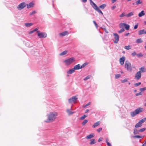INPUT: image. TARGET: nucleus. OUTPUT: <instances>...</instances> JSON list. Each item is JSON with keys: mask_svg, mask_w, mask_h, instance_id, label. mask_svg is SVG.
Instances as JSON below:
<instances>
[{"mask_svg": "<svg viewBox=\"0 0 146 146\" xmlns=\"http://www.w3.org/2000/svg\"><path fill=\"white\" fill-rule=\"evenodd\" d=\"M100 123V121H98L94 123V124L93 125L92 127L94 128H95L99 125Z\"/></svg>", "mask_w": 146, "mask_h": 146, "instance_id": "nucleus-18", "label": "nucleus"}, {"mask_svg": "<svg viewBox=\"0 0 146 146\" xmlns=\"http://www.w3.org/2000/svg\"><path fill=\"white\" fill-rule=\"evenodd\" d=\"M77 99L78 98L76 97V96H73L68 99L69 102L70 104L72 102L75 103Z\"/></svg>", "mask_w": 146, "mask_h": 146, "instance_id": "nucleus-8", "label": "nucleus"}, {"mask_svg": "<svg viewBox=\"0 0 146 146\" xmlns=\"http://www.w3.org/2000/svg\"><path fill=\"white\" fill-rule=\"evenodd\" d=\"M37 35L40 38H45L47 36V34L44 32H42L39 31H37L36 32Z\"/></svg>", "mask_w": 146, "mask_h": 146, "instance_id": "nucleus-6", "label": "nucleus"}, {"mask_svg": "<svg viewBox=\"0 0 146 146\" xmlns=\"http://www.w3.org/2000/svg\"><path fill=\"white\" fill-rule=\"evenodd\" d=\"M138 26V25L137 24L135 25L134 27V29H137V28Z\"/></svg>", "mask_w": 146, "mask_h": 146, "instance_id": "nucleus-57", "label": "nucleus"}, {"mask_svg": "<svg viewBox=\"0 0 146 146\" xmlns=\"http://www.w3.org/2000/svg\"><path fill=\"white\" fill-rule=\"evenodd\" d=\"M33 32H34L33 31V30H32L29 32V34H32V33H33Z\"/></svg>", "mask_w": 146, "mask_h": 146, "instance_id": "nucleus-60", "label": "nucleus"}, {"mask_svg": "<svg viewBox=\"0 0 146 146\" xmlns=\"http://www.w3.org/2000/svg\"><path fill=\"white\" fill-rule=\"evenodd\" d=\"M58 116V113L56 111L50 112L47 115L48 119L45 121L46 122H52L56 119Z\"/></svg>", "mask_w": 146, "mask_h": 146, "instance_id": "nucleus-1", "label": "nucleus"}, {"mask_svg": "<svg viewBox=\"0 0 146 146\" xmlns=\"http://www.w3.org/2000/svg\"><path fill=\"white\" fill-rule=\"evenodd\" d=\"M95 139H92L91 140V142L90 143V144L91 145L94 144L95 143L94 142Z\"/></svg>", "mask_w": 146, "mask_h": 146, "instance_id": "nucleus-38", "label": "nucleus"}, {"mask_svg": "<svg viewBox=\"0 0 146 146\" xmlns=\"http://www.w3.org/2000/svg\"><path fill=\"white\" fill-rule=\"evenodd\" d=\"M102 129V128H100L97 129V131L98 132H100Z\"/></svg>", "mask_w": 146, "mask_h": 146, "instance_id": "nucleus-53", "label": "nucleus"}, {"mask_svg": "<svg viewBox=\"0 0 146 146\" xmlns=\"http://www.w3.org/2000/svg\"><path fill=\"white\" fill-rule=\"evenodd\" d=\"M89 111V110L88 109H87L85 111V113H87Z\"/></svg>", "mask_w": 146, "mask_h": 146, "instance_id": "nucleus-63", "label": "nucleus"}, {"mask_svg": "<svg viewBox=\"0 0 146 146\" xmlns=\"http://www.w3.org/2000/svg\"><path fill=\"white\" fill-rule=\"evenodd\" d=\"M82 0L83 2H84V3H86L87 1V0Z\"/></svg>", "mask_w": 146, "mask_h": 146, "instance_id": "nucleus-64", "label": "nucleus"}, {"mask_svg": "<svg viewBox=\"0 0 146 146\" xmlns=\"http://www.w3.org/2000/svg\"><path fill=\"white\" fill-rule=\"evenodd\" d=\"M124 16H125V13L124 12L122 13L121 14L119 15V17H122Z\"/></svg>", "mask_w": 146, "mask_h": 146, "instance_id": "nucleus-47", "label": "nucleus"}, {"mask_svg": "<svg viewBox=\"0 0 146 146\" xmlns=\"http://www.w3.org/2000/svg\"><path fill=\"white\" fill-rule=\"evenodd\" d=\"M103 138L102 137L100 138L98 140V142H100L102 140Z\"/></svg>", "mask_w": 146, "mask_h": 146, "instance_id": "nucleus-54", "label": "nucleus"}, {"mask_svg": "<svg viewBox=\"0 0 146 146\" xmlns=\"http://www.w3.org/2000/svg\"><path fill=\"white\" fill-rule=\"evenodd\" d=\"M125 60V57L123 56L119 59V62L122 65L124 63V62Z\"/></svg>", "mask_w": 146, "mask_h": 146, "instance_id": "nucleus-11", "label": "nucleus"}, {"mask_svg": "<svg viewBox=\"0 0 146 146\" xmlns=\"http://www.w3.org/2000/svg\"><path fill=\"white\" fill-rule=\"evenodd\" d=\"M90 104V102H89L88 104H87L85 105L84 106H83V107L84 108H85L86 107H87V106H88Z\"/></svg>", "mask_w": 146, "mask_h": 146, "instance_id": "nucleus-48", "label": "nucleus"}, {"mask_svg": "<svg viewBox=\"0 0 146 146\" xmlns=\"http://www.w3.org/2000/svg\"><path fill=\"white\" fill-rule=\"evenodd\" d=\"M139 71L137 72L135 74L134 76V78L137 80H139L141 77V73L145 72L146 70L144 66H142L139 68Z\"/></svg>", "mask_w": 146, "mask_h": 146, "instance_id": "nucleus-2", "label": "nucleus"}, {"mask_svg": "<svg viewBox=\"0 0 146 146\" xmlns=\"http://www.w3.org/2000/svg\"><path fill=\"white\" fill-rule=\"evenodd\" d=\"M36 13V12L35 11H34L30 13H29V15H31L35 14Z\"/></svg>", "mask_w": 146, "mask_h": 146, "instance_id": "nucleus-44", "label": "nucleus"}, {"mask_svg": "<svg viewBox=\"0 0 146 146\" xmlns=\"http://www.w3.org/2000/svg\"><path fill=\"white\" fill-rule=\"evenodd\" d=\"M74 68L70 69L67 72V73L68 74H72L74 72Z\"/></svg>", "mask_w": 146, "mask_h": 146, "instance_id": "nucleus-19", "label": "nucleus"}, {"mask_svg": "<svg viewBox=\"0 0 146 146\" xmlns=\"http://www.w3.org/2000/svg\"><path fill=\"white\" fill-rule=\"evenodd\" d=\"M143 42V41L141 38H139L137 40L136 42L137 43H140Z\"/></svg>", "mask_w": 146, "mask_h": 146, "instance_id": "nucleus-26", "label": "nucleus"}, {"mask_svg": "<svg viewBox=\"0 0 146 146\" xmlns=\"http://www.w3.org/2000/svg\"><path fill=\"white\" fill-rule=\"evenodd\" d=\"M129 34V33H127L125 34V36H127Z\"/></svg>", "mask_w": 146, "mask_h": 146, "instance_id": "nucleus-61", "label": "nucleus"}, {"mask_svg": "<svg viewBox=\"0 0 146 146\" xmlns=\"http://www.w3.org/2000/svg\"><path fill=\"white\" fill-rule=\"evenodd\" d=\"M143 110H144L142 108H138L136 109L134 111L130 112L131 116L132 117H134L137 114L142 112Z\"/></svg>", "mask_w": 146, "mask_h": 146, "instance_id": "nucleus-3", "label": "nucleus"}, {"mask_svg": "<svg viewBox=\"0 0 146 146\" xmlns=\"http://www.w3.org/2000/svg\"><path fill=\"white\" fill-rule=\"evenodd\" d=\"M146 121V118H144L139 121L141 124L145 122Z\"/></svg>", "mask_w": 146, "mask_h": 146, "instance_id": "nucleus-25", "label": "nucleus"}, {"mask_svg": "<svg viewBox=\"0 0 146 146\" xmlns=\"http://www.w3.org/2000/svg\"><path fill=\"white\" fill-rule=\"evenodd\" d=\"M96 10L98 13H101L102 15H103V13L99 8H98Z\"/></svg>", "mask_w": 146, "mask_h": 146, "instance_id": "nucleus-32", "label": "nucleus"}, {"mask_svg": "<svg viewBox=\"0 0 146 146\" xmlns=\"http://www.w3.org/2000/svg\"><path fill=\"white\" fill-rule=\"evenodd\" d=\"M141 84V83L140 82L136 83L135 84H134V86L135 87L139 85H140Z\"/></svg>", "mask_w": 146, "mask_h": 146, "instance_id": "nucleus-42", "label": "nucleus"}, {"mask_svg": "<svg viewBox=\"0 0 146 146\" xmlns=\"http://www.w3.org/2000/svg\"><path fill=\"white\" fill-rule=\"evenodd\" d=\"M144 34H146V31L144 29H142L138 31V34L139 35H141Z\"/></svg>", "mask_w": 146, "mask_h": 146, "instance_id": "nucleus-13", "label": "nucleus"}, {"mask_svg": "<svg viewBox=\"0 0 146 146\" xmlns=\"http://www.w3.org/2000/svg\"><path fill=\"white\" fill-rule=\"evenodd\" d=\"M114 38L115 40H113L114 42L115 43H117L119 40V36L117 33H113Z\"/></svg>", "mask_w": 146, "mask_h": 146, "instance_id": "nucleus-9", "label": "nucleus"}, {"mask_svg": "<svg viewBox=\"0 0 146 146\" xmlns=\"http://www.w3.org/2000/svg\"><path fill=\"white\" fill-rule=\"evenodd\" d=\"M116 7V6L114 5L112 6L111 7V9L112 10L114 9Z\"/></svg>", "mask_w": 146, "mask_h": 146, "instance_id": "nucleus-55", "label": "nucleus"}, {"mask_svg": "<svg viewBox=\"0 0 146 146\" xmlns=\"http://www.w3.org/2000/svg\"><path fill=\"white\" fill-rule=\"evenodd\" d=\"M139 131L137 130L136 129H135L134 130L133 133L134 134H139Z\"/></svg>", "mask_w": 146, "mask_h": 146, "instance_id": "nucleus-27", "label": "nucleus"}, {"mask_svg": "<svg viewBox=\"0 0 146 146\" xmlns=\"http://www.w3.org/2000/svg\"><path fill=\"white\" fill-rule=\"evenodd\" d=\"M67 51L65 50V51L62 52L61 53H60V56H62V55H64L67 53Z\"/></svg>", "mask_w": 146, "mask_h": 146, "instance_id": "nucleus-29", "label": "nucleus"}, {"mask_svg": "<svg viewBox=\"0 0 146 146\" xmlns=\"http://www.w3.org/2000/svg\"><path fill=\"white\" fill-rule=\"evenodd\" d=\"M121 75L120 74H116L115 75V78L116 79H117L120 77Z\"/></svg>", "mask_w": 146, "mask_h": 146, "instance_id": "nucleus-41", "label": "nucleus"}, {"mask_svg": "<svg viewBox=\"0 0 146 146\" xmlns=\"http://www.w3.org/2000/svg\"><path fill=\"white\" fill-rule=\"evenodd\" d=\"M127 80L126 79H125L124 80H121V82L122 83H123L127 82Z\"/></svg>", "mask_w": 146, "mask_h": 146, "instance_id": "nucleus-49", "label": "nucleus"}, {"mask_svg": "<svg viewBox=\"0 0 146 146\" xmlns=\"http://www.w3.org/2000/svg\"><path fill=\"white\" fill-rule=\"evenodd\" d=\"M75 61V58L72 57L64 60L63 62L66 65L68 66Z\"/></svg>", "mask_w": 146, "mask_h": 146, "instance_id": "nucleus-4", "label": "nucleus"}, {"mask_svg": "<svg viewBox=\"0 0 146 146\" xmlns=\"http://www.w3.org/2000/svg\"><path fill=\"white\" fill-rule=\"evenodd\" d=\"M87 116V115H84L82 116L80 118V120H83Z\"/></svg>", "mask_w": 146, "mask_h": 146, "instance_id": "nucleus-31", "label": "nucleus"}, {"mask_svg": "<svg viewBox=\"0 0 146 146\" xmlns=\"http://www.w3.org/2000/svg\"><path fill=\"white\" fill-rule=\"evenodd\" d=\"M93 22L94 23V25H95V26H96V28H97L98 27V25L96 23L95 21H93Z\"/></svg>", "mask_w": 146, "mask_h": 146, "instance_id": "nucleus-50", "label": "nucleus"}, {"mask_svg": "<svg viewBox=\"0 0 146 146\" xmlns=\"http://www.w3.org/2000/svg\"><path fill=\"white\" fill-rule=\"evenodd\" d=\"M106 5L105 4H103L100 5L99 7L102 9H103L106 7Z\"/></svg>", "mask_w": 146, "mask_h": 146, "instance_id": "nucleus-24", "label": "nucleus"}, {"mask_svg": "<svg viewBox=\"0 0 146 146\" xmlns=\"http://www.w3.org/2000/svg\"><path fill=\"white\" fill-rule=\"evenodd\" d=\"M108 138H107L106 139V143H107L108 142Z\"/></svg>", "mask_w": 146, "mask_h": 146, "instance_id": "nucleus-62", "label": "nucleus"}, {"mask_svg": "<svg viewBox=\"0 0 146 146\" xmlns=\"http://www.w3.org/2000/svg\"><path fill=\"white\" fill-rule=\"evenodd\" d=\"M26 6L25 2H23L19 4L17 7V9L19 10H21L24 8Z\"/></svg>", "mask_w": 146, "mask_h": 146, "instance_id": "nucleus-7", "label": "nucleus"}, {"mask_svg": "<svg viewBox=\"0 0 146 146\" xmlns=\"http://www.w3.org/2000/svg\"><path fill=\"white\" fill-rule=\"evenodd\" d=\"M126 24V23H121L119 24V27L120 28H123V27H125Z\"/></svg>", "mask_w": 146, "mask_h": 146, "instance_id": "nucleus-23", "label": "nucleus"}, {"mask_svg": "<svg viewBox=\"0 0 146 146\" xmlns=\"http://www.w3.org/2000/svg\"><path fill=\"white\" fill-rule=\"evenodd\" d=\"M107 144L108 146H111V144L109 142H108Z\"/></svg>", "mask_w": 146, "mask_h": 146, "instance_id": "nucleus-56", "label": "nucleus"}, {"mask_svg": "<svg viewBox=\"0 0 146 146\" xmlns=\"http://www.w3.org/2000/svg\"><path fill=\"white\" fill-rule=\"evenodd\" d=\"M142 95V93L141 92H139L138 93H137L136 94V96H138L141 95Z\"/></svg>", "mask_w": 146, "mask_h": 146, "instance_id": "nucleus-51", "label": "nucleus"}, {"mask_svg": "<svg viewBox=\"0 0 146 146\" xmlns=\"http://www.w3.org/2000/svg\"><path fill=\"white\" fill-rule=\"evenodd\" d=\"M104 31H105V32L106 33H108V31L107 30V29L106 28H105L104 29Z\"/></svg>", "mask_w": 146, "mask_h": 146, "instance_id": "nucleus-58", "label": "nucleus"}, {"mask_svg": "<svg viewBox=\"0 0 146 146\" xmlns=\"http://www.w3.org/2000/svg\"><path fill=\"white\" fill-rule=\"evenodd\" d=\"M130 26L129 25L127 24H126L125 28L127 30H129V29Z\"/></svg>", "mask_w": 146, "mask_h": 146, "instance_id": "nucleus-30", "label": "nucleus"}, {"mask_svg": "<svg viewBox=\"0 0 146 146\" xmlns=\"http://www.w3.org/2000/svg\"><path fill=\"white\" fill-rule=\"evenodd\" d=\"M25 25L26 27H29L32 25L33 23H25Z\"/></svg>", "mask_w": 146, "mask_h": 146, "instance_id": "nucleus-21", "label": "nucleus"}, {"mask_svg": "<svg viewBox=\"0 0 146 146\" xmlns=\"http://www.w3.org/2000/svg\"><path fill=\"white\" fill-rule=\"evenodd\" d=\"M87 64L86 63L83 64L82 65L80 66L81 69L84 68L86 65Z\"/></svg>", "mask_w": 146, "mask_h": 146, "instance_id": "nucleus-40", "label": "nucleus"}, {"mask_svg": "<svg viewBox=\"0 0 146 146\" xmlns=\"http://www.w3.org/2000/svg\"><path fill=\"white\" fill-rule=\"evenodd\" d=\"M26 6H27V8L29 9L34 6V3L33 2H31L28 4H26Z\"/></svg>", "mask_w": 146, "mask_h": 146, "instance_id": "nucleus-12", "label": "nucleus"}, {"mask_svg": "<svg viewBox=\"0 0 146 146\" xmlns=\"http://www.w3.org/2000/svg\"><path fill=\"white\" fill-rule=\"evenodd\" d=\"M90 5L95 10H96L98 7L97 5L92 1V0H89Z\"/></svg>", "mask_w": 146, "mask_h": 146, "instance_id": "nucleus-10", "label": "nucleus"}, {"mask_svg": "<svg viewBox=\"0 0 146 146\" xmlns=\"http://www.w3.org/2000/svg\"><path fill=\"white\" fill-rule=\"evenodd\" d=\"M133 15L134 12H132L125 15V17H129L133 16Z\"/></svg>", "mask_w": 146, "mask_h": 146, "instance_id": "nucleus-17", "label": "nucleus"}, {"mask_svg": "<svg viewBox=\"0 0 146 146\" xmlns=\"http://www.w3.org/2000/svg\"><path fill=\"white\" fill-rule=\"evenodd\" d=\"M66 111L69 114L71 115L73 113H74V112H72L69 109H67V110Z\"/></svg>", "mask_w": 146, "mask_h": 146, "instance_id": "nucleus-28", "label": "nucleus"}, {"mask_svg": "<svg viewBox=\"0 0 146 146\" xmlns=\"http://www.w3.org/2000/svg\"><path fill=\"white\" fill-rule=\"evenodd\" d=\"M142 126V124L139 121L135 125V127L136 128L138 127H141Z\"/></svg>", "mask_w": 146, "mask_h": 146, "instance_id": "nucleus-22", "label": "nucleus"}, {"mask_svg": "<svg viewBox=\"0 0 146 146\" xmlns=\"http://www.w3.org/2000/svg\"><path fill=\"white\" fill-rule=\"evenodd\" d=\"M142 3V1L141 0H138L136 2V5H138Z\"/></svg>", "mask_w": 146, "mask_h": 146, "instance_id": "nucleus-35", "label": "nucleus"}, {"mask_svg": "<svg viewBox=\"0 0 146 146\" xmlns=\"http://www.w3.org/2000/svg\"><path fill=\"white\" fill-rule=\"evenodd\" d=\"M74 69L75 70H79L81 69L80 66L79 64L75 66L74 67Z\"/></svg>", "mask_w": 146, "mask_h": 146, "instance_id": "nucleus-16", "label": "nucleus"}, {"mask_svg": "<svg viewBox=\"0 0 146 146\" xmlns=\"http://www.w3.org/2000/svg\"><path fill=\"white\" fill-rule=\"evenodd\" d=\"M137 56L139 58L143 56V55L141 53H140L138 54H137Z\"/></svg>", "mask_w": 146, "mask_h": 146, "instance_id": "nucleus-37", "label": "nucleus"}, {"mask_svg": "<svg viewBox=\"0 0 146 146\" xmlns=\"http://www.w3.org/2000/svg\"><path fill=\"white\" fill-rule=\"evenodd\" d=\"M145 14L144 11H142L141 12L139 13L138 16L139 17H141L144 15Z\"/></svg>", "mask_w": 146, "mask_h": 146, "instance_id": "nucleus-20", "label": "nucleus"}, {"mask_svg": "<svg viewBox=\"0 0 146 146\" xmlns=\"http://www.w3.org/2000/svg\"><path fill=\"white\" fill-rule=\"evenodd\" d=\"M133 137L140 138H142V137H143L141 136H140V135H135L133 136Z\"/></svg>", "mask_w": 146, "mask_h": 146, "instance_id": "nucleus-46", "label": "nucleus"}, {"mask_svg": "<svg viewBox=\"0 0 146 146\" xmlns=\"http://www.w3.org/2000/svg\"><path fill=\"white\" fill-rule=\"evenodd\" d=\"M137 54L136 52L135 51L131 54V55L133 56H135V55H137Z\"/></svg>", "mask_w": 146, "mask_h": 146, "instance_id": "nucleus-52", "label": "nucleus"}, {"mask_svg": "<svg viewBox=\"0 0 146 146\" xmlns=\"http://www.w3.org/2000/svg\"><path fill=\"white\" fill-rule=\"evenodd\" d=\"M68 33L67 31H66L61 33H60L59 34V35L62 36H64L66 35L67 34H68Z\"/></svg>", "mask_w": 146, "mask_h": 146, "instance_id": "nucleus-14", "label": "nucleus"}, {"mask_svg": "<svg viewBox=\"0 0 146 146\" xmlns=\"http://www.w3.org/2000/svg\"><path fill=\"white\" fill-rule=\"evenodd\" d=\"M125 31V29L124 28H122L119 31H118V32L119 33H122V32L124 31Z\"/></svg>", "mask_w": 146, "mask_h": 146, "instance_id": "nucleus-39", "label": "nucleus"}, {"mask_svg": "<svg viewBox=\"0 0 146 146\" xmlns=\"http://www.w3.org/2000/svg\"><path fill=\"white\" fill-rule=\"evenodd\" d=\"M145 129L146 128L145 127L139 129V130H138V131H139V132H142L145 131Z\"/></svg>", "mask_w": 146, "mask_h": 146, "instance_id": "nucleus-34", "label": "nucleus"}, {"mask_svg": "<svg viewBox=\"0 0 146 146\" xmlns=\"http://www.w3.org/2000/svg\"><path fill=\"white\" fill-rule=\"evenodd\" d=\"M38 29L37 28H35V29H34V30H33V31H34V32H35V31H37V30Z\"/></svg>", "mask_w": 146, "mask_h": 146, "instance_id": "nucleus-59", "label": "nucleus"}, {"mask_svg": "<svg viewBox=\"0 0 146 146\" xmlns=\"http://www.w3.org/2000/svg\"><path fill=\"white\" fill-rule=\"evenodd\" d=\"M140 89L141 92H143L146 90V87L140 88Z\"/></svg>", "mask_w": 146, "mask_h": 146, "instance_id": "nucleus-45", "label": "nucleus"}, {"mask_svg": "<svg viewBox=\"0 0 146 146\" xmlns=\"http://www.w3.org/2000/svg\"><path fill=\"white\" fill-rule=\"evenodd\" d=\"M94 136V133H92L86 137V138L87 139H91Z\"/></svg>", "mask_w": 146, "mask_h": 146, "instance_id": "nucleus-15", "label": "nucleus"}, {"mask_svg": "<svg viewBox=\"0 0 146 146\" xmlns=\"http://www.w3.org/2000/svg\"><path fill=\"white\" fill-rule=\"evenodd\" d=\"M90 78V76H86L84 79V80H87L89 79Z\"/></svg>", "mask_w": 146, "mask_h": 146, "instance_id": "nucleus-43", "label": "nucleus"}, {"mask_svg": "<svg viewBox=\"0 0 146 146\" xmlns=\"http://www.w3.org/2000/svg\"><path fill=\"white\" fill-rule=\"evenodd\" d=\"M88 120L85 119L82 123V125H84L86 123L88 122Z\"/></svg>", "mask_w": 146, "mask_h": 146, "instance_id": "nucleus-33", "label": "nucleus"}, {"mask_svg": "<svg viewBox=\"0 0 146 146\" xmlns=\"http://www.w3.org/2000/svg\"><path fill=\"white\" fill-rule=\"evenodd\" d=\"M124 48L127 50H129L131 48V47L130 46L128 45L127 46H125L124 47Z\"/></svg>", "mask_w": 146, "mask_h": 146, "instance_id": "nucleus-36", "label": "nucleus"}, {"mask_svg": "<svg viewBox=\"0 0 146 146\" xmlns=\"http://www.w3.org/2000/svg\"><path fill=\"white\" fill-rule=\"evenodd\" d=\"M125 68L127 69V70L130 72L132 71L131 65L128 61H126L125 64Z\"/></svg>", "mask_w": 146, "mask_h": 146, "instance_id": "nucleus-5", "label": "nucleus"}]
</instances>
